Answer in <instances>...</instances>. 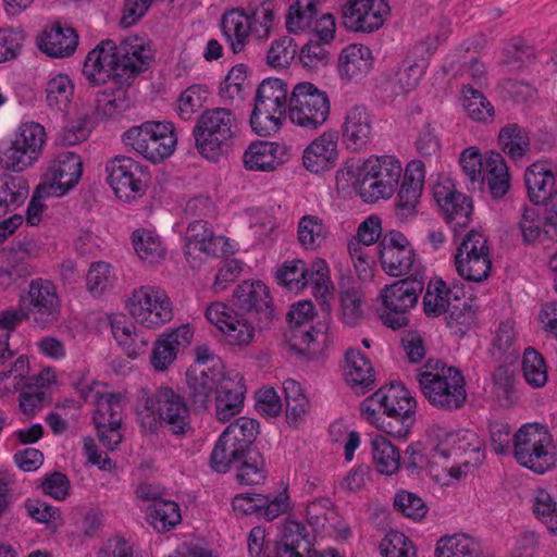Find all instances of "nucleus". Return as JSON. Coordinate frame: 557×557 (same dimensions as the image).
<instances>
[{
	"instance_id": "1",
	"label": "nucleus",
	"mask_w": 557,
	"mask_h": 557,
	"mask_svg": "<svg viewBox=\"0 0 557 557\" xmlns=\"http://www.w3.org/2000/svg\"><path fill=\"white\" fill-rule=\"evenodd\" d=\"M280 25L276 0H248L244 7L225 11L221 29L233 53L243 52L250 41L265 44Z\"/></svg>"
},
{
	"instance_id": "2",
	"label": "nucleus",
	"mask_w": 557,
	"mask_h": 557,
	"mask_svg": "<svg viewBox=\"0 0 557 557\" xmlns=\"http://www.w3.org/2000/svg\"><path fill=\"white\" fill-rule=\"evenodd\" d=\"M417 381L424 398L441 411L451 412L466 404V381L456 367L431 358L417 370Z\"/></svg>"
},
{
	"instance_id": "3",
	"label": "nucleus",
	"mask_w": 557,
	"mask_h": 557,
	"mask_svg": "<svg viewBox=\"0 0 557 557\" xmlns=\"http://www.w3.org/2000/svg\"><path fill=\"white\" fill-rule=\"evenodd\" d=\"M137 418L141 428L151 433L158 425H164L174 435H183L190 429V411L185 397L168 386L144 397Z\"/></svg>"
},
{
	"instance_id": "4",
	"label": "nucleus",
	"mask_w": 557,
	"mask_h": 557,
	"mask_svg": "<svg viewBox=\"0 0 557 557\" xmlns=\"http://www.w3.org/2000/svg\"><path fill=\"white\" fill-rule=\"evenodd\" d=\"M237 133L235 113L220 107L202 111L193 129L197 151L210 161H218L232 149Z\"/></svg>"
},
{
	"instance_id": "5",
	"label": "nucleus",
	"mask_w": 557,
	"mask_h": 557,
	"mask_svg": "<svg viewBox=\"0 0 557 557\" xmlns=\"http://www.w3.org/2000/svg\"><path fill=\"white\" fill-rule=\"evenodd\" d=\"M512 451L520 466L537 474L549 471L556 463L553 435L544 424L527 423L522 425L513 434Z\"/></svg>"
},
{
	"instance_id": "6",
	"label": "nucleus",
	"mask_w": 557,
	"mask_h": 557,
	"mask_svg": "<svg viewBox=\"0 0 557 557\" xmlns=\"http://www.w3.org/2000/svg\"><path fill=\"white\" fill-rule=\"evenodd\" d=\"M287 84L280 78L264 79L257 89L250 126L259 136L275 134L288 116Z\"/></svg>"
},
{
	"instance_id": "7",
	"label": "nucleus",
	"mask_w": 557,
	"mask_h": 557,
	"mask_svg": "<svg viewBox=\"0 0 557 557\" xmlns=\"http://www.w3.org/2000/svg\"><path fill=\"white\" fill-rule=\"evenodd\" d=\"M403 166L394 156L371 157L360 166L355 187L366 202L391 198L398 186Z\"/></svg>"
},
{
	"instance_id": "8",
	"label": "nucleus",
	"mask_w": 557,
	"mask_h": 557,
	"mask_svg": "<svg viewBox=\"0 0 557 557\" xmlns=\"http://www.w3.org/2000/svg\"><path fill=\"white\" fill-rule=\"evenodd\" d=\"M123 143L146 160L158 163L175 150L177 137L168 121H146L132 126L122 136Z\"/></svg>"
},
{
	"instance_id": "9",
	"label": "nucleus",
	"mask_w": 557,
	"mask_h": 557,
	"mask_svg": "<svg viewBox=\"0 0 557 557\" xmlns=\"http://www.w3.org/2000/svg\"><path fill=\"white\" fill-rule=\"evenodd\" d=\"M424 287L423 275L406 276L391 285H386L380 293L384 310L380 319L384 325L392 330H399L408 325L407 313L419 299Z\"/></svg>"
},
{
	"instance_id": "10",
	"label": "nucleus",
	"mask_w": 557,
	"mask_h": 557,
	"mask_svg": "<svg viewBox=\"0 0 557 557\" xmlns=\"http://www.w3.org/2000/svg\"><path fill=\"white\" fill-rule=\"evenodd\" d=\"M331 103L325 91L310 82L296 84L289 95L288 119L301 128L314 131L329 119Z\"/></svg>"
},
{
	"instance_id": "11",
	"label": "nucleus",
	"mask_w": 557,
	"mask_h": 557,
	"mask_svg": "<svg viewBox=\"0 0 557 557\" xmlns=\"http://www.w3.org/2000/svg\"><path fill=\"white\" fill-rule=\"evenodd\" d=\"M454 267L457 274L467 282L486 281L492 271L487 236L475 230L469 231L456 248Z\"/></svg>"
},
{
	"instance_id": "12",
	"label": "nucleus",
	"mask_w": 557,
	"mask_h": 557,
	"mask_svg": "<svg viewBox=\"0 0 557 557\" xmlns=\"http://www.w3.org/2000/svg\"><path fill=\"white\" fill-rule=\"evenodd\" d=\"M382 412L381 429L395 437H406L416 422L417 401L401 384L380 388Z\"/></svg>"
},
{
	"instance_id": "13",
	"label": "nucleus",
	"mask_w": 557,
	"mask_h": 557,
	"mask_svg": "<svg viewBox=\"0 0 557 557\" xmlns=\"http://www.w3.org/2000/svg\"><path fill=\"white\" fill-rule=\"evenodd\" d=\"M132 318L147 329H158L173 318V306L160 287L144 285L135 288L126 301Z\"/></svg>"
},
{
	"instance_id": "14",
	"label": "nucleus",
	"mask_w": 557,
	"mask_h": 557,
	"mask_svg": "<svg viewBox=\"0 0 557 557\" xmlns=\"http://www.w3.org/2000/svg\"><path fill=\"white\" fill-rule=\"evenodd\" d=\"M377 250L382 269L388 275H423L413 248L400 232L391 231L385 234L379 243Z\"/></svg>"
},
{
	"instance_id": "15",
	"label": "nucleus",
	"mask_w": 557,
	"mask_h": 557,
	"mask_svg": "<svg viewBox=\"0 0 557 557\" xmlns=\"http://www.w3.org/2000/svg\"><path fill=\"white\" fill-rule=\"evenodd\" d=\"M147 168L126 156H116L106 164L107 181L123 201L141 197L146 191Z\"/></svg>"
},
{
	"instance_id": "16",
	"label": "nucleus",
	"mask_w": 557,
	"mask_h": 557,
	"mask_svg": "<svg viewBox=\"0 0 557 557\" xmlns=\"http://www.w3.org/2000/svg\"><path fill=\"white\" fill-rule=\"evenodd\" d=\"M94 424L99 442L110 450L122 443L123 406L120 394L106 392L96 399Z\"/></svg>"
},
{
	"instance_id": "17",
	"label": "nucleus",
	"mask_w": 557,
	"mask_h": 557,
	"mask_svg": "<svg viewBox=\"0 0 557 557\" xmlns=\"http://www.w3.org/2000/svg\"><path fill=\"white\" fill-rule=\"evenodd\" d=\"M209 323L215 325L232 346H248L255 337V326L225 302L214 301L205 311Z\"/></svg>"
},
{
	"instance_id": "18",
	"label": "nucleus",
	"mask_w": 557,
	"mask_h": 557,
	"mask_svg": "<svg viewBox=\"0 0 557 557\" xmlns=\"http://www.w3.org/2000/svg\"><path fill=\"white\" fill-rule=\"evenodd\" d=\"M225 245L226 238L215 235L208 221L196 219L188 224L185 234V257L193 268L200 264V255L223 256L226 252Z\"/></svg>"
},
{
	"instance_id": "19",
	"label": "nucleus",
	"mask_w": 557,
	"mask_h": 557,
	"mask_svg": "<svg viewBox=\"0 0 557 557\" xmlns=\"http://www.w3.org/2000/svg\"><path fill=\"white\" fill-rule=\"evenodd\" d=\"M391 12L387 0H347L343 5L345 25L360 33L381 28Z\"/></svg>"
},
{
	"instance_id": "20",
	"label": "nucleus",
	"mask_w": 557,
	"mask_h": 557,
	"mask_svg": "<svg viewBox=\"0 0 557 557\" xmlns=\"http://www.w3.org/2000/svg\"><path fill=\"white\" fill-rule=\"evenodd\" d=\"M119 67L115 41L104 39L87 53L83 75L90 86L97 87L110 79L119 82Z\"/></svg>"
},
{
	"instance_id": "21",
	"label": "nucleus",
	"mask_w": 557,
	"mask_h": 557,
	"mask_svg": "<svg viewBox=\"0 0 557 557\" xmlns=\"http://www.w3.org/2000/svg\"><path fill=\"white\" fill-rule=\"evenodd\" d=\"M234 305L243 312L255 315L260 327L268 326L274 317V308L268 286L261 281H244L233 293Z\"/></svg>"
},
{
	"instance_id": "22",
	"label": "nucleus",
	"mask_w": 557,
	"mask_h": 557,
	"mask_svg": "<svg viewBox=\"0 0 557 557\" xmlns=\"http://www.w3.org/2000/svg\"><path fill=\"white\" fill-rule=\"evenodd\" d=\"M424 178L423 161L411 160L405 169L404 180L396 199L395 212L398 220L407 222L417 215Z\"/></svg>"
},
{
	"instance_id": "23",
	"label": "nucleus",
	"mask_w": 557,
	"mask_h": 557,
	"mask_svg": "<svg viewBox=\"0 0 557 557\" xmlns=\"http://www.w3.org/2000/svg\"><path fill=\"white\" fill-rule=\"evenodd\" d=\"M28 296L30 313L38 327L47 329L59 320L60 300L52 282L42 278L32 281Z\"/></svg>"
},
{
	"instance_id": "24",
	"label": "nucleus",
	"mask_w": 557,
	"mask_h": 557,
	"mask_svg": "<svg viewBox=\"0 0 557 557\" xmlns=\"http://www.w3.org/2000/svg\"><path fill=\"white\" fill-rule=\"evenodd\" d=\"M120 63L119 83H126L146 71L153 58L146 40L138 36L124 38L116 45Z\"/></svg>"
},
{
	"instance_id": "25",
	"label": "nucleus",
	"mask_w": 557,
	"mask_h": 557,
	"mask_svg": "<svg viewBox=\"0 0 557 557\" xmlns=\"http://www.w3.org/2000/svg\"><path fill=\"white\" fill-rule=\"evenodd\" d=\"M83 173V162L78 154L74 152H61L52 161L46 177L50 182L47 194L63 196L81 180Z\"/></svg>"
},
{
	"instance_id": "26",
	"label": "nucleus",
	"mask_w": 557,
	"mask_h": 557,
	"mask_svg": "<svg viewBox=\"0 0 557 557\" xmlns=\"http://www.w3.org/2000/svg\"><path fill=\"white\" fill-rule=\"evenodd\" d=\"M225 375L216 369L215 363L212 367L191 366L186 372V383L194 406L206 409L212 397L216 396Z\"/></svg>"
},
{
	"instance_id": "27",
	"label": "nucleus",
	"mask_w": 557,
	"mask_h": 557,
	"mask_svg": "<svg viewBox=\"0 0 557 557\" xmlns=\"http://www.w3.org/2000/svg\"><path fill=\"white\" fill-rule=\"evenodd\" d=\"M434 198L455 233L469 225L473 211L470 197L455 190L453 186L438 184L434 188Z\"/></svg>"
},
{
	"instance_id": "28",
	"label": "nucleus",
	"mask_w": 557,
	"mask_h": 557,
	"mask_svg": "<svg viewBox=\"0 0 557 557\" xmlns=\"http://www.w3.org/2000/svg\"><path fill=\"white\" fill-rule=\"evenodd\" d=\"M338 135L325 131L314 138L302 152V164L311 173H322L333 169L338 159Z\"/></svg>"
},
{
	"instance_id": "29",
	"label": "nucleus",
	"mask_w": 557,
	"mask_h": 557,
	"mask_svg": "<svg viewBox=\"0 0 557 557\" xmlns=\"http://www.w3.org/2000/svg\"><path fill=\"white\" fill-rule=\"evenodd\" d=\"M246 385L238 372H226L219 385L215 396V417L221 422H227L239 414L244 407Z\"/></svg>"
},
{
	"instance_id": "30",
	"label": "nucleus",
	"mask_w": 557,
	"mask_h": 557,
	"mask_svg": "<svg viewBox=\"0 0 557 557\" xmlns=\"http://www.w3.org/2000/svg\"><path fill=\"white\" fill-rule=\"evenodd\" d=\"M344 377L355 393L364 395L374 388L376 372L362 351L350 348L345 352Z\"/></svg>"
},
{
	"instance_id": "31",
	"label": "nucleus",
	"mask_w": 557,
	"mask_h": 557,
	"mask_svg": "<svg viewBox=\"0 0 557 557\" xmlns=\"http://www.w3.org/2000/svg\"><path fill=\"white\" fill-rule=\"evenodd\" d=\"M243 159L249 171L271 172L288 160V149L280 143L256 141L249 145Z\"/></svg>"
},
{
	"instance_id": "32",
	"label": "nucleus",
	"mask_w": 557,
	"mask_h": 557,
	"mask_svg": "<svg viewBox=\"0 0 557 557\" xmlns=\"http://www.w3.org/2000/svg\"><path fill=\"white\" fill-rule=\"evenodd\" d=\"M194 332L188 324L163 334L156 343L151 355V364L157 371H164L176 359L180 348L191 343Z\"/></svg>"
},
{
	"instance_id": "33",
	"label": "nucleus",
	"mask_w": 557,
	"mask_h": 557,
	"mask_svg": "<svg viewBox=\"0 0 557 557\" xmlns=\"http://www.w3.org/2000/svg\"><path fill=\"white\" fill-rule=\"evenodd\" d=\"M372 119L364 106H354L347 110L343 123V138L347 148L361 151L370 143Z\"/></svg>"
},
{
	"instance_id": "34",
	"label": "nucleus",
	"mask_w": 557,
	"mask_h": 557,
	"mask_svg": "<svg viewBox=\"0 0 557 557\" xmlns=\"http://www.w3.org/2000/svg\"><path fill=\"white\" fill-rule=\"evenodd\" d=\"M373 65V55L369 47L362 44L346 46L338 57V73L342 78L359 81L367 76Z\"/></svg>"
},
{
	"instance_id": "35",
	"label": "nucleus",
	"mask_w": 557,
	"mask_h": 557,
	"mask_svg": "<svg viewBox=\"0 0 557 557\" xmlns=\"http://www.w3.org/2000/svg\"><path fill=\"white\" fill-rule=\"evenodd\" d=\"M78 36L72 27L55 24L46 29L38 40L39 49L52 58H67L77 47Z\"/></svg>"
},
{
	"instance_id": "36",
	"label": "nucleus",
	"mask_w": 557,
	"mask_h": 557,
	"mask_svg": "<svg viewBox=\"0 0 557 557\" xmlns=\"http://www.w3.org/2000/svg\"><path fill=\"white\" fill-rule=\"evenodd\" d=\"M555 184V174L545 161H536L527 166L524 171V185L528 197L534 205L545 203Z\"/></svg>"
},
{
	"instance_id": "37",
	"label": "nucleus",
	"mask_w": 557,
	"mask_h": 557,
	"mask_svg": "<svg viewBox=\"0 0 557 557\" xmlns=\"http://www.w3.org/2000/svg\"><path fill=\"white\" fill-rule=\"evenodd\" d=\"M483 175L492 198L496 200L504 198L510 188V174L502 153L491 151L486 154Z\"/></svg>"
},
{
	"instance_id": "38",
	"label": "nucleus",
	"mask_w": 557,
	"mask_h": 557,
	"mask_svg": "<svg viewBox=\"0 0 557 557\" xmlns=\"http://www.w3.org/2000/svg\"><path fill=\"white\" fill-rule=\"evenodd\" d=\"M29 194V185L23 176L0 175V218L17 209Z\"/></svg>"
},
{
	"instance_id": "39",
	"label": "nucleus",
	"mask_w": 557,
	"mask_h": 557,
	"mask_svg": "<svg viewBox=\"0 0 557 557\" xmlns=\"http://www.w3.org/2000/svg\"><path fill=\"white\" fill-rule=\"evenodd\" d=\"M498 144L502 151L512 161L522 160L531 150L529 132L517 123L500 128Z\"/></svg>"
},
{
	"instance_id": "40",
	"label": "nucleus",
	"mask_w": 557,
	"mask_h": 557,
	"mask_svg": "<svg viewBox=\"0 0 557 557\" xmlns=\"http://www.w3.org/2000/svg\"><path fill=\"white\" fill-rule=\"evenodd\" d=\"M480 442L478 435L469 430L444 433V438L433 448V461L448 459L453 454L467 450H478Z\"/></svg>"
},
{
	"instance_id": "41",
	"label": "nucleus",
	"mask_w": 557,
	"mask_h": 557,
	"mask_svg": "<svg viewBox=\"0 0 557 557\" xmlns=\"http://www.w3.org/2000/svg\"><path fill=\"white\" fill-rule=\"evenodd\" d=\"M290 553L292 557H305L312 553V544L306 533V527L295 520H288L284 527L282 542L276 554Z\"/></svg>"
},
{
	"instance_id": "42",
	"label": "nucleus",
	"mask_w": 557,
	"mask_h": 557,
	"mask_svg": "<svg viewBox=\"0 0 557 557\" xmlns=\"http://www.w3.org/2000/svg\"><path fill=\"white\" fill-rule=\"evenodd\" d=\"M485 159L475 146L463 149L459 156V164L466 178L469 190H483L485 185Z\"/></svg>"
},
{
	"instance_id": "43",
	"label": "nucleus",
	"mask_w": 557,
	"mask_h": 557,
	"mask_svg": "<svg viewBox=\"0 0 557 557\" xmlns=\"http://www.w3.org/2000/svg\"><path fill=\"white\" fill-rule=\"evenodd\" d=\"M285 337L290 348L301 355L317 352L319 344L326 339L325 332L313 325L290 326Z\"/></svg>"
},
{
	"instance_id": "44",
	"label": "nucleus",
	"mask_w": 557,
	"mask_h": 557,
	"mask_svg": "<svg viewBox=\"0 0 557 557\" xmlns=\"http://www.w3.org/2000/svg\"><path fill=\"white\" fill-rule=\"evenodd\" d=\"M530 507L533 515L544 523L549 532L557 535V500L545 488L536 487L530 494Z\"/></svg>"
},
{
	"instance_id": "45",
	"label": "nucleus",
	"mask_w": 557,
	"mask_h": 557,
	"mask_svg": "<svg viewBox=\"0 0 557 557\" xmlns=\"http://www.w3.org/2000/svg\"><path fill=\"white\" fill-rule=\"evenodd\" d=\"M245 451L223 432L212 449L211 468L216 472L225 473L239 462Z\"/></svg>"
},
{
	"instance_id": "46",
	"label": "nucleus",
	"mask_w": 557,
	"mask_h": 557,
	"mask_svg": "<svg viewBox=\"0 0 557 557\" xmlns=\"http://www.w3.org/2000/svg\"><path fill=\"white\" fill-rule=\"evenodd\" d=\"M308 523L315 532H327L337 530L338 515L335 511L330 498H319L308 504L306 509Z\"/></svg>"
},
{
	"instance_id": "47",
	"label": "nucleus",
	"mask_w": 557,
	"mask_h": 557,
	"mask_svg": "<svg viewBox=\"0 0 557 557\" xmlns=\"http://www.w3.org/2000/svg\"><path fill=\"white\" fill-rule=\"evenodd\" d=\"M235 467L237 481L243 485L260 484L267 478L265 459L257 449L245 451Z\"/></svg>"
},
{
	"instance_id": "48",
	"label": "nucleus",
	"mask_w": 557,
	"mask_h": 557,
	"mask_svg": "<svg viewBox=\"0 0 557 557\" xmlns=\"http://www.w3.org/2000/svg\"><path fill=\"white\" fill-rule=\"evenodd\" d=\"M319 3L320 0H295L286 14L287 30L299 34L309 29L318 16Z\"/></svg>"
},
{
	"instance_id": "49",
	"label": "nucleus",
	"mask_w": 557,
	"mask_h": 557,
	"mask_svg": "<svg viewBox=\"0 0 557 557\" xmlns=\"http://www.w3.org/2000/svg\"><path fill=\"white\" fill-rule=\"evenodd\" d=\"M297 235L305 249L317 250L325 243L329 228L318 215H304L298 222Z\"/></svg>"
},
{
	"instance_id": "50",
	"label": "nucleus",
	"mask_w": 557,
	"mask_h": 557,
	"mask_svg": "<svg viewBox=\"0 0 557 557\" xmlns=\"http://www.w3.org/2000/svg\"><path fill=\"white\" fill-rule=\"evenodd\" d=\"M74 97V84L66 74H58L46 84V103L51 110L65 111Z\"/></svg>"
},
{
	"instance_id": "51",
	"label": "nucleus",
	"mask_w": 557,
	"mask_h": 557,
	"mask_svg": "<svg viewBox=\"0 0 557 557\" xmlns=\"http://www.w3.org/2000/svg\"><path fill=\"white\" fill-rule=\"evenodd\" d=\"M131 102L125 87L106 88L97 94L96 110L106 117H114L128 110Z\"/></svg>"
},
{
	"instance_id": "52",
	"label": "nucleus",
	"mask_w": 557,
	"mask_h": 557,
	"mask_svg": "<svg viewBox=\"0 0 557 557\" xmlns=\"http://www.w3.org/2000/svg\"><path fill=\"white\" fill-rule=\"evenodd\" d=\"M372 455L376 470L391 475L398 471L400 454L398 448L385 436L377 435L372 440Z\"/></svg>"
},
{
	"instance_id": "53",
	"label": "nucleus",
	"mask_w": 557,
	"mask_h": 557,
	"mask_svg": "<svg viewBox=\"0 0 557 557\" xmlns=\"http://www.w3.org/2000/svg\"><path fill=\"white\" fill-rule=\"evenodd\" d=\"M133 246L138 257L148 262L157 263L164 259L165 249L159 235L149 230H136L132 236Z\"/></svg>"
},
{
	"instance_id": "54",
	"label": "nucleus",
	"mask_w": 557,
	"mask_h": 557,
	"mask_svg": "<svg viewBox=\"0 0 557 557\" xmlns=\"http://www.w3.org/2000/svg\"><path fill=\"white\" fill-rule=\"evenodd\" d=\"M450 289L446 283L440 278H432L423 297V310L428 317H440L449 309Z\"/></svg>"
},
{
	"instance_id": "55",
	"label": "nucleus",
	"mask_w": 557,
	"mask_h": 557,
	"mask_svg": "<svg viewBox=\"0 0 557 557\" xmlns=\"http://www.w3.org/2000/svg\"><path fill=\"white\" fill-rule=\"evenodd\" d=\"M147 520L158 532L170 531L182 520L180 507L175 502L161 499L152 505Z\"/></svg>"
},
{
	"instance_id": "56",
	"label": "nucleus",
	"mask_w": 557,
	"mask_h": 557,
	"mask_svg": "<svg viewBox=\"0 0 557 557\" xmlns=\"http://www.w3.org/2000/svg\"><path fill=\"white\" fill-rule=\"evenodd\" d=\"M283 389L286 401V418L289 423H297L308 413L309 399L305 395L301 385L293 379L284 381Z\"/></svg>"
},
{
	"instance_id": "57",
	"label": "nucleus",
	"mask_w": 557,
	"mask_h": 557,
	"mask_svg": "<svg viewBox=\"0 0 557 557\" xmlns=\"http://www.w3.org/2000/svg\"><path fill=\"white\" fill-rule=\"evenodd\" d=\"M306 276V287L310 286L313 296L325 304L333 287L326 261L318 258L308 264Z\"/></svg>"
},
{
	"instance_id": "58",
	"label": "nucleus",
	"mask_w": 557,
	"mask_h": 557,
	"mask_svg": "<svg viewBox=\"0 0 557 557\" xmlns=\"http://www.w3.org/2000/svg\"><path fill=\"white\" fill-rule=\"evenodd\" d=\"M476 553V543L466 534L444 536L435 548V557H474Z\"/></svg>"
},
{
	"instance_id": "59",
	"label": "nucleus",
	"mask_w": 557,
	"mask_h": 557,
	"mask_svg": "<svg viewBox=\"0 0 557 557\" xmlns=\"http://www.w3.org/2000/svg\"><path fill=\"white\" fill-rule=\"evenodd\" d=\"M46 140L47 134L45 127L34 121L21 123L15 131L13 139V141L38 157L42 153Z\"/></svg>"
},
{
	"instance_id": "60",
	"label": "nucleus",
	"mask_w": 557,
	"mask_h": 557,
	"mask_svg": "<svg viewBox=\"0 0 557 557\" xmlns=\"http://www.w3.org/2000/svg\"><path fill=\"white\" fill-rule=\"evenodd\" d=\"M463 107L468 115L478 122L492 121L494 108L486 97L471 86L462 88Z\"/></svg>"
},
{
	"instance_id": "61",
	"label": "nucleus",
	"mask_w": 557,
	"mask_h": 557,
	"mask_svg": "<svg viewBox=\"0 0 557 557\" xmlns=\"http://www.w3.org/2000/svg\"><path fill=\"white\" fill-rule=\"evenodd\" d=\"M307 263L300 259L286 260L276 272L277 283L290 292L306 287Z\"/></svg>"
},
{
	"instance_id": "62",
	"label": "nucleus",
	"mask_w": 557,
	"mask_h": 557,
	"mask_svg": "<svg viewBox=\"0 0 557 557\" xmlns=\"http://www.w3.org/2000/svg\"><path fill=\"white\" fill-rule=\"evenodd\" d=\"M522 371L525 381L533 387H542L547 382V368L543 356L532 347L523 354Z\"/></svg>"
},
{
	"instance_id": "63",
	"label": "nucleus",
	"mask_w": 557,
	"mask_h": 557,
	"mask_svg": "<svg viewBox=\"0 0 557 557\" xmlns=\"http://www.w3.org/2000/svg\"><path fill=\"white\" fill-rule=\"evenodd\" d=\"M363 293L357 287H348L341 293V318L348 326L357 325L363 318Z\"/></svg>"
},
{
	"instance_id": "64",
	"label": "nucleus",
	"mask_w": 557,
	"mask_h": 557,
	"mask_svg": "<svg viewBox=\"0 0 557 557\" xmlns=\"http://www.w3.org/2000/svg\"><path fill=\"white\" fill-rule=\"evenodd\" d=\"M384 557H417L411 540L399 531H389L380 543Z\"/></svg>"
}]
</instances>
